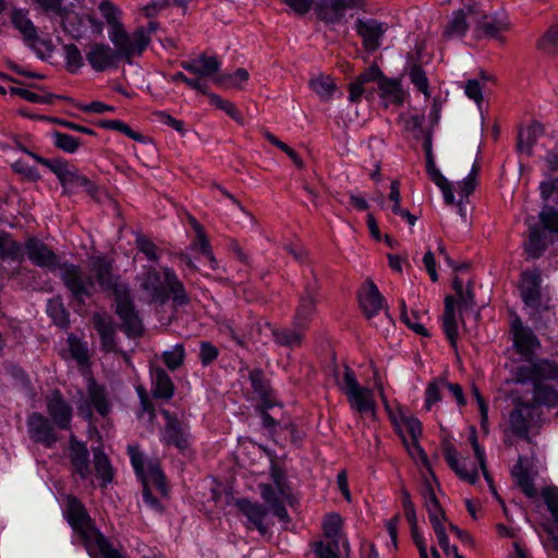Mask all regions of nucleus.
Listing matches in <instances>:
<instances>
[{
  "mask_svg": "<svg viewBox=\"0 0 558 558\" xmlns=\"http://www.w3.org/2000/svg\"><path fill=\"white\" fill-rule=\"evenodd\" d=\"M90 269L101 289L111 291L116 299L117 314L122 320V328L130 337H137L143 331L142 320L135 312L128 284L112 272V264L102 256L90 258Z\"/></svg>",
  "mask_w": 558,
  "mask_h": 558,
  "instance_id": "nucleus-1",
  "label": "nucleus"
},
{
  "mask_svg": "<svg viewBox=\"0 0 558 558\" xmlns=\"http://www.w3.org/2000/svg\"><path fill=\"white\" fill-rule=\"evenodd\" d=\"M64 515L70 525L78 532L92 558H125L109 541L90 525V519L82 502L72 495L62 499Z\"/></svg>",
  "mask_w": 558,
  "mask_h": 558,
  "instance_id": "nucleus-2",
  "label": "nucleus"
},
{
  "mask_svg": "<svg viewBox=\"0 0 558 558\" xmlns=\"http://www.w3.org/2000/svg\"><path fill=\"white\" fill-rule=\"evenodd\" d=\"M375 389L378 391L381 402L389 415L390 421L396 427L398 434L405 442L411 456L420 457L426 460L423 448L418 445V438L422 435V424L418 418L408 415L399 403H390L386 397L385 389L380 377L374 375Z\"/></svg>",
  "mask_w": 558,
  "mask_h": 558,
  "instance_id": "nucleus-3",
  "label": "nucleus"
},
{
  "mask_svg": "<svg viewBox=\"0 0 558 558\" xmlns=\"http://www.w3.org/2000/svg\"><path fill=\"white\" fill-rule=\"evenodd\" d=\"M471 444L474 450L473 458L460 457L456 447L447 442L444 447V454L447 463L454 471V473L463 481L474 484L478 480V469L483 471L484 477L489 483L490 489L495 497L501 502L496 489L490 483L489 475L486 471V454L483 448L478 445L476 432L473 428L471 433Z\"/></svg>",
  "mask_w": 558,
  "mask_h": 558,
  "instance_id": "nucleus-4",
  "label": "nucleus"
},
{
  "mask_svg": "<svg viewBox=\"0 0 558 558\" xmlns=\"http://www.w3.org/2000/svg\"><path fill=\"white\" fill-rule=\"evenodd\" d=\"M141 289L146 292L147 296L153 301L163 303L167 300L163 287L172 295V300L178 305H183L189 302V296L185 292L183 283L180 281L175 272L170 268L163 269V284L160 282V277L155 269H147L142 275L137 276Z\"/></svg>",
  "mask_w": 558,
  "mask_h": 558,
  "instance_id": "nucleus-5",
  "label": "nucleus"
},
{
  "mask_svg": "<svg viewBox=\"0 0 558 558\" xmlns=\"http://www.w3.org/2000/svg\"><path fill=\"white\" fill-rule=\"evenodd\" d=\"M337 385L347 397L353 413L359 414L361 417H376L377 404L374 390L361 386L354 372L349 366H344L343 373L338 376Z\"/></svg>",
  "mask_w": 558,
  "mask_h": 558,
  "instance_id": "nucleus-6",
  "label": "nucleus"
},
{
  "mask_svg": "<svg viewBox=\"0 0 558 558\" xmlns=\"http://www.w3.org/2000/svg\"><path fill=\"white\" fill-rule=\"evenodd\" d=\"M24 253L28 259L38 267L54 268L58 264L56 254L37 239H29L25 243L24 251L9 234L0 233V258L19 260Z\"/></svg>",
  "mask_w": 558,
  "mask_h": 558,
  "instance_id": "nucleus-7",
  "label": "nucleus"
},
{
  "mask_svg": "<svg viewBox=\"0 0 558 558\" xmlns=\"http://www.w3.org/2000/svg\"><path fill=\"white\" fill-rule=\"evenodd\" d=\"M131 463L143 483V499L146 505L153 509H160L159 501L153 496L149 486H155L161 494L167 493L165 475L159 466L158 461H146L136 446L128 448Z\"/></svg>",
  "mask_w": 558,
  "mask_h": 558,
  "instance_id": "nucleus-8",
  "label": "nucleus"
},
{
  "mask_svg": "<svg viewBox=\"0 0 558 558\" xmlns=\"http://www.w3.org/2000/svg\"><path fill=\"white\" fill-rule=\"evenodd\" d=\"M269 484H260V497L268 510L282 522L289 521L286 504L290 501L292 492L284 473L277 466L271 468Z\"/></svg>",
  "mask_w": 558,
  "mask_h": 558,
  "instance_id": "nucleus-9",
  "label": "nucleus"
},
{
  "mask_svg": "<svg viewBox=\"0 0 558 558\" xmlns=\"http://www.w3.org/2000/svg\"><path fill=\"white\" fill-rule=\"evenodd\" d=\"M439 489V484L436 476L430 473L429 477H426L422 488V496L424 505L428 513L429 521L434 529L437 542L444 551L449 549V537L445 526L446 515L437 498L436 490Z\"/></svg>",
  "mask_w": 558,
  "mask_h": 558,
  "instance_id": "nucleus-10",
  "label": "nucleus"
},
{
  "mask_svg": "<svg viewBox=\"0 0 558 558\" xmlns=\"http://www.w3.org/2000/svg\"><path fill=\"white\" fill-rule=\"evenodd\" d=\"M108 37L114 46L119 59L131 62L133 57L140 56L148 46L149 37L145 29L140 28L129 34L122 24H114L108 29Z\"/></svg>",
  "mask_w": 558,
  "mask_h": 558,
  "instance_id": "nucleus-11",
  "label": "nucleus"
},
{
  "mask_svg": "<svg viewBox=\"0 0 558 558\" xmlns=\"http://www.w3.org/2000/svg\"><path fill=\"white\" fill-rule=\"evenodd\" d=\"M529 239L525 243V251L529 256L536 258L545 250L546 232L558 233V210L545 207L539 213V225L529 221Z\"/></svg>",
  "mask_w": 558,
  "mask_h": 558,
  "instance_id": "nucleus-12",
  "label": "nucleus"
},
{
  "mask_svg": "<svg viewBox=\"0 0 558 558\" xmlns=\"http://www.w3.org/2000/svg\"><path fill=\"white\" fill-rule=\"evenodd\" d=\"M480 10L476 4H466L454 11L444 29L447 39H460L465 36L471 25H476Z\"/></svg>",
  "mask_w": 558,
  "mask_h": 558,
  "instance_id": "nucleus-13",
  "label": "nucleus"
},
{
  "mask_svg": "<svg viewBox=\"0 0 558 558\" xmlns=\"http://www.w3.org/2000/svg\"><path fill=\"white\" fill-rule=\"evenodd\" d=\"M161 414L166 420L165 427L160 433L161 442L166 446H174L180 451H185L190 447L191 440L189 426L182 424L167 410H161Z\"/></svg>",
  "mask_w": 558,
  "mask_h": 558,
  "instance_id": "nucleus-14",
  "label": "nucleus"
},
{
  "mask_svg": "<svg viewBox=\"0 0 558 558\" xmlns=\"http://www.w3.org/2000/svg\"><path fill=\"white\" fill-rule=\"evenodd\" d=\"M61 278L71 291L72 295L83 301L94 289V281L89 277H83L80 267L72 264H64L61 267Z\"/></svg>",
  "mask_w": 558,
  "mask_h": 558,
  "instance_id": "nucleus-15",
  "label": "nucleus"
},
{
  "mask_svg": "<svg viewBox=\"0 0 558 558\" xmlns=\"http://www.w3.org/2000/svg\"><path fill=\"white\" fill-rule=\"evenodd\" d=\"M88 397L89 401L82 400L77 404L78 414L81 416L86 420H90L93 416L92 405L101 416L109 414L111 405L107 398L106 390L104 387L97 385L93 379L88 383Z\"/></svg>",
  "mask_w": 558,
  "mask_h": 558,
  "instance_id": "nucleus-16",
  "label": "nucleus"
},
{
  "mask_svg": "<svg viewBox=\"0 0 558 558\" xmlns=\"http://www.w3.org/2000/svg\"><path fill=\"white\" fill-rule=\"evenodd\" d=\"M558 380V364L550 360H537L522 365L517 371V381L527 380Z\"/></svg>",
  "mask_w": 558,
  "mask_h": 558,
  "instance_id": "nucleus-17",
  "label": "nucleus"
},
{
  "mask_svg": "<svg viewBox=\"0 0 558 558\" xmlns=\"http://www.w3.org/2000/svg\"><path fill=\"white\" fill-rule=\"evenodd\" d=\"M50 170L57 175L65 193H74L81 187L89 189L90 182L76 169L69 167L66 162L53 161L49 163Z\"/></svg>",
  "mask_w": 558,
  "mask_h": 558,
  "instance_id": "nucleus-18",
  "label": "nucleus"
},
{
  "mask_svg": "<svg viewBox=\"0 0 558 558\" xmlns=\"http://www.w3.org/2000/svg\"><path fill=\"white\" fill-rule=\"evenodd\" d=\"M47 412L53 423L61 429H69L72 421V408L58 390L46 398Z\"/></svg>",
  "mask_w": 558,
  "mask_h": 558,
  "instance_id": "nucleus-19",
  "label": "nucleus"
},
{
  "mask_svg": "<svg viewBox=\"0 0 558 558\" xmlns=\"http://www.w3.org/2000/svg\"><path fill=\"white\" fill-rule=\"evenodd\" d=\"M360 305L368 319L386 308L384 296L372 280H366L359 292Z\"/></svg>",
  "mask_w": 558,
  "mask_h": 558,
  "instance_id": "nucleus-20",
  "label": "nucleus"
},
{
  "mask_svg": "<svg viewBox=\"0 0 558 558\" xmlns=\"http://www.w3.org/2000/svg\"><path fill=\"white\" fill-rule=\"evenodd\" d=\"M86 60L97 72L116 68L120 60L118 53L107 44L96 43L86 52Z\"/></svg>",
  "mask_w": 558,
  "mask_h": 558,
  "instance_id": "nucleus-21",
  "label": "nucleus"
},
{
  "mask_svg": "<svg viewBox=\"0 0 558 558\" xmlns=\"http://www.w3.org/2000/svg\"><path fill=\"white\" fill-rule=\"evenodd\" d=\"M221 63L215 56L202 54L195 59L182 62V68L196 75L195 78H202L207 83V78L213 80L220 70Z\"/></svg>",
  "mask_w": 558,
  "mask_h": 558,
  "instance_id": "nucleus-22",
  "label": "nucleus"
},
{
  "mask_svg": "<svg viewBox=\"0 0 558 558\" xmlns=\"http://www.w3.org/2000/svg\"><path fill=\"white\" fill-rule=\"evenodd\" d=\"M379 75L380 69L377 65H372L361 73L349 86V100L351 102H357L362 97H365L367 100H373L374 93L367 85L374 83Z\"/></svg>",
  "mask_w": 558,
  "mask_h": 558,
  "instance_id": "nucleus-23",
  "label": "nucleus"
},
{
  "mask_svg": "<svg viewBox=\"0 0 558 558\" xmlns=\"http://www.w3.org/2000/svg\"><path fill=\"white\" fill-rule=\"evenodd\" d=\"M511 331L513 335V344L520 354L530 356L539 349L541 343L534 332L525 328L519 318L512 320Z\"/></svg>",
  "mask_w": 558,
  "mask_h": 558,
  "instance_id": "nucleus-24",
  "label": "nucleus"
},
{
  "mask_svg": "<svg viewBox=\"0 0 558 558\" xmlns=\"http://www.w3.org/2000/svg\"><path fill=\"white\" fill-rule=\"evenodd\" d=\"M377 85L378 95L383 106H400L404 101L405 93L397 80L387 78L380 71L378 78L374 81Z\"/></svg>",
  "mask_w": 558,
  "mask_h": 558,
  "instance_id": "nucleus-25",
  "label": "nucleus"
},
{
  "mask_svg": "<svg viewBox=\"0 0 558 558\" xmlns=\"http://www.w3.org/2000/svg\"><path fill=\"white\" fill-rule=\"evenodd\" d=\"M477 172L478 167L474 163L469 174L463 180L458 181L453 189L454 203L452 205H457L458 214L465 223L468 222V218L464 203L468 202L469 196L475 190Z\"/></svg>",
  "mask_w": 558,
  "mask_h": 558,
  "instance_id": "nucleus-26",
  "label": "nucleus"
},
{
  "mask_svg": "<svg viewBox=\"0 0 558 558\" xmlns=\"http://www.w3.org/2000/svg\"><path fill=\"white\" fill-rule=\"evenodd\" d=\"M356 32L362 37L365 49L374 51L380 46L386 27L374 19L359 20Z\"/></svg>",
  "mask_w": 558,
  "mask_h": 558,
  "instance_id": "nucleus-27",
  "label": "nucleus"
},
{
  "mask_svg": "<svg viewBox=\"0 0 558 558\" xmlns=\"http://www.w3.org/2000/svg\"><path fill=\"white\" fill-rule=\"evenodd\" d=\"M47 12L59 16L64 27L66 21L75 20L77 11L83 8V0H36Z\"/></svg>",
  "mask_w": 558,
  "mask_h": 558,
  "instance_id": "nucleus-28",
  "label": "nucleus"
},
{
  "mask_svg": "<svg viewBox=\"0 0 558 558\" xmlns=\"http://www.w3.org/2000/svg\"><path fill=\"white\" fill-rule=\"evenodd\" d=\"M241 512L246 517L247 529H256L262 535L268 532L267 509L258 502L250 500L239 501Z\"/></svg>",
  "mask_w": 558,
  "mask_h": 558,
  "instance_id": "nucleus-29",
  "label": "nucleus"
},
{
  "mask_svg": "<svg viewBox=\"0 0 558 558\" xmlns=\"http://www.w3.org/2000/svg\"><path fill=\"white\" fill-rule=\"evenodd\" d=\"M27 425L29 435L35 441L43 442L48 447H51L57 441L52 425L43 414H32Z\"/></svg>",
  "mask_w": 558,
  "mask_h": 558,
  "instance_id": "nucleus-30",
  "label": "nucleus"
},
{
  "mask_svg": "<svg viewBox=\"0 0 558 558\" xmlns=\"http://www.w3.org/2000/svg\"><path fill=\"white\" fill-rule=\"evenodd\" d=\"M511 473L518 486L521 487L523 493L529 498L536 496V488L534 486V472L529 459L520 457Z\"/></svg>",
  "mask_w": 558,
  "mask_h": 558,
  "instance_id": "nucleus-31",
  "label": "nucleus"
},
{
  "mask_svg": "<svg viewBox=\"0 0 558 558\" xmlns=\"http://www.w3.org/2000/svg\"><path fill=\"white\" fill-rule=\"evenodd\" d=\"M95 328L99 333L101 340V348L106 352H114L116 344V327L112 318L106 314H95L93 317Z\"/></svg>",
  "mask_w": 558,
  "mask_h": 558,
  "instance_id": "nucleus-32",
  "label": "nucleus"
},
{
  "mask_svg": "<svg viewBox=\"0 0 558 558\" xmlns=\"http://www.w3.org/2000/svg\"><path fill=\"white\" fill-rule=\"evenodd\" d=\"M541 275L538 271H525L522 274L520 291L523 302L527 306H536L539 299Z\"/></svg>",
  "mask_w": 558,
  "mask_h": 558,
  "instance_id": "nucleus-33",
  "label": "nucleus"
},
{
  "mask_svg": "<svg viewBox=\"0 0 558 558\" xmlns=\"http://www.w3.org/2000/svg\"><path fill=\"white\" fill-rule=\"evenodd\" d=\"M426 170L430 178V180L440 189L446 204L454 203V193L453 189L456 183L449 182L440 172V170L436 167L430 149L427 150L426 154Z\"/></svg>",
  "mask_w": 558,
  "mask_h": 558,
  "instance_id": "nucleus-34",
  "label": "nucleus"
},
{
  "mask_svg": "<svg viewBox=\"0 0 558 558\" xmlns=\"http://www.w3.org/2000/svg\"><path fill=\"white\" fill-rule=\"evenodd\" d=\"M532 411L533 407L527 403H520L511 411L509 425L514 434L524 437L527 435Z\"/></svg>",
  "mask_w": 558,
  "mask_h": 558,
  "instance_id": "nucleus-35",
  "label": "nucleus"
},
{
  "mask_svg": "<svg viewBox=\"0 0 558 558\" xmlns=\"http://www.w3.org/2000/svg\"><path fill=\"white\" fill-rule=\"evenodd\" d=\"M70 458L75 471L85 478L89 475V453L85 444L77 441L73 436L70 439Z\"/></svg>",
  "mask_w": 558,
  "mask_h": 558,
  "instance_id": "nucleus-36",
  "label": "nucleus"
},
{
  "mask_svg": "<svg viewBox=\"0 0 558 558\" xmlns=\"http://www.w3.org/2000/svg\"><path fill=\"white\" fill-rule=\"evenodd\" d=\"M316 299L312 292H306L300 299L294 316V326L305 328L315 314Z\"/></svg>",
  "mask_w": 558,
  "mask_h": 558,
  "instance_id": "nucleus-37",
  "label": "nucleus"
},
{
  "mask_svg": "<svg viewBox=\"0 0 558 558\" xmlns=\"http://www.w3.org/2000/svg\"><path fill=\"white\" fill-rule=\"evenodd\" d=\"M322 526L328 543L338 548L342 537V519L340 514L336 512L326 514Z\"/></svg>",
  "mask_w": 558,
  "mask_h": 558,
  "instance_id": "nucleus-38",
  "label": "nucleus"
},
{
  "mask_svg": "<svg viewBox=\"0 0 558 558\" xmlns=\"http://www.w3.org/2000/svg\"><path fill=\"white\" fill-rule=\"evenodd\" d=\"M442 328L451 344L454 345L458 337V324L454 308V299L452 296H447L445 299Z\"/></svg>",
  "mask_w": 558,
  "mask_h": 558,
  "instance_id": "nucleus-39",
  "label": "nucleus"
},
{
  "mask_svg": "<svg viewBox=\"0 0 558 558\" xmlns=\"http://www.w3.org/2000/svg\"><path fill=\"white\" fill-rule=\"evenodd\" d=\"M506 17L486 16L480 11V17L476 22L477 29L482 31L485 36L497 37L501 32L508 28Z\"/></svg>",
  "mask_w": 558,
  "mask_h": 558,
  "instance_id": "nucleus-40",
  "label": "nucleus"
},
{
  "mask_svg": "<svg viewBox=\"0 0 558 558\" xmlns=\"http://www.w3.org/2000/svg\"><path fill=\"white\" fill-rule=\"evenodd\" d=\"M153 395L155 398L169 400L174 393L172 380L162 369H157L153 374Z\"/></svg>",
  "mask_w": 558,
  "mask_h": 558,
  "instance_id": "nucleus-41",
  "label": "nucleus"
},
{
  "mask_svg": "<svg viewBox=\"0 0 558 558\" xmlns=\"http://www.w3.org/2000/svg\"><path fill=\"white\" fill-rule=\"evenodd\" d=\"M543 132L542 125L539 123H532L526 128L520 130L518 135V149L521 153L526 155H531L532 147L541 136Z\"/></svg>",
  "mask_w": 558,
  "mask_h": 558,
  "instance_id": "nucleus-42",
  "label": "nucleus"
},
{
  "mask_svg": "<svg viewBox=\"0 0 558 558\" xmlns=\"http://www.w3.org/2000/svg\"><path fill=\"white\" fill-rule=\"evenodd\" d=\"M401 194H400V183L399 181H392L390 184V193H389V202L390 204L386 207L389 208L395 215L400 216L410 226H414L416 222V217L413 216L409 210L402 209L400 207Z\"/></svg>",
  "mask_w": 558,
  "mask_h": 558,
  "instance_id": "nucleus-43",
  "label": "nucleus"
},
{
  "mask_svg": "<svg viewBox=\"0 0 558 558\" xmlns=\"http://www.w3.org/2000/svg\"><path fill=\"white\" fill-rule=\"evenodd\" d=\"M248 72L241 68L231 74H220L214 78V82L225 88L242 89L248 81Z\"/></svg>",
  "mask_w": 558,
  "mask_h": 558,
  "instance_id": "nucleus-44",
  "label": "nucleus"
},
{
  "mask_svg": "<svg viewBox=\"0 0 558 558\" xmlns=\"http://www.w3.org/2000/svg\"><path fill=\"white\" fill-rule=\"evenodd\" d=\"M12 23L22 33L26 40L31 41L32 45H36L38 40L36 36V28L24 11L15 10L12 14Z\"/></svg>",
  "mask_w": 558,
  "mask_h": 558,
  "instance_id": "nucleus-45",
  "label": "nucleus"
},
{
  "mask_svg": "<svg viewBox=\"0 0 558 558\" xmlns=\"http://www.w3.org/2000/svg\"><path fill=\"white\" fill-rule=\"evenodd\" d=\"M534 401L547 408H556L558 405V389L549 385L536 384L534 386Z\"/></svg>",
  "mask_w": 558,
  "mask_h": 558,
  "instance_id": "nucleus-46",
  "label": "nucleus"
},
{
  "mask_svg": "<svg viewBox=\"0 0 558 558\" xmlns=\"http://www.w3.org/2000/svg\"><path fill=\"white\" fill-rule=\"evenodd\" d=\"M68 345L69 353L73 360L77 362V364L85 366L89 361V352L87 343L75 337L74 335H69L68 337Z\"/></svg>",
  "mask_w": 558,
  "mask_h": 558,
  "instance_id": "nucleus-47",
  "label": "nucleus"
},
{
  "mask_svg": "<svg viewBox=\"0 0 558 558\" xmlns=\"http://www.w3.org/2000/svg\"><path fill=\"white\" fill-rule=\"evenodd\" d=\"M310 87L320 99L329 100L336 92V84L330 76L318 75L310 82Z\"/></svg>",
  "mask_w": 558,
  "mask_h": 558,
  "instance_id": "nucleus-48",
  "label": "nucleus"
},
{
  "mask_svg": "<svg viewBox=\"0 0 558 558\" xmlns=\"http://www.w3.org/2000/svg\"><path fill=\"white\" fill-rule=\"evenodd\" d=\"M209 98L210 105H213L215 108L223 111L226 114H228L231 119H233L239 124H243V117L235 107V105L229 100H226L221 98L219 95L210 93L208 90V94H206Z\"/></svg>",
  "mask_w": 558,
  "mask_h": 558,
  "instance_id": "nucleus-49",
  "label": "nucleus"
},
{
  "mask_svg": "<svg viewBox=\"0 0 558 558\" xmlns=\"http://www.w3.org/2000/svg\"><path fill=\"white\" fill-rule=\"evenodd\" d=\"M558 46V24H554L541 36L537 41V48L545 54L553 56Z\"/></svg>",
  "mask_w": 558,
  "mask_h": 558,
  "instance_id": "nucleus-50",
  "label": "nucleus"
},
{
  "mask_svg": "<svg viewBox=\"0 0 558 558\" xmlns=\"http://www.w3.org/2000/svg\"><path fill=\"white\" fill-rule=\"evenodd\" d=\"M98 126L106 130H114L123 133L128 137L138 143H145L146 137L138 132L133 131L126 123L121 120H102L98 123Z\"/></svg>",
  "mask_w": 558,
  "mask_h": 558,
  "instance_id": "nucleus-51",
  "label": "nucleus"
},
{
  "mask_svg": "<svg viewBox=\"0 0 558 558\" xmlns=\"http://www.w3.org/2000/svg\"><path fill=\"white\" fill-rule=\"evenodd\" d=\"M303 329L304 328H298L295 326L294 329H278L274 331V337L279 344L296 347L302 342Z\"/></svg>",
  "mask_w": 558,
  "mask_h": 558,
  "instance_id": "nucleus-52",
  "label": "nucleus"
},
{
  "mask_svg": "<svg viewBox=\"0 0 558 558\" xmlns=\"http://www.w3.org/2000/svg\"><path fill=\"white\" fill-rule=\"evenodd\" d=\"M51 137L54 146L68 154H74L81 146L78 138L66 133L56 131L51 134Z\"/></svg>",
  "mask_w": 558,
  "mask_h": 558,
  "instance_id": "nucleus-53",
  "label": "nucleus"
},
{
  "mask_svg": "<svg viewBox=\"0 0 558 558\" xmlns=\"http://www.w3.org/2000/svg\"><path fill=\"white\" fill-rule=\"evenodd\" d=\"M192 225L196 231V241L194 243V246L206 257L208 258V260L210 262V265L213 268H215V264H216V260L213 256V253L210 251V246H209V242L202 229V227L199 226V223L195 220V219H192Z\"/></svg>",
  "mask_w": 558,
  "mask_h": 558,
  "instance_id": "nucleus-54",
  "label": "nucleus"
},
{
  "mask_svg": "<svg viewBox=\"0 0 558 558\" xmlns=\"http://www.w3.org/2000/svg\"><path fill=\"white\" fill-rule=\"evenodd\" d=\"M65 66L69 72L76 73L84 65V60L78 48L74 45L64 46Z\"/></svg>",
  "mask_w": 558,
  "mask_h": 558,
  "instance_id": "nucleus-55",
  "label": "nucleus"
},
{
  "mask_svg": "<svg viewBox=\"0 0 558 558\" xmlns=\"http://www.w3.org/2000/svg\"><path fill=\"white\" fill-rule=\"evenodd\" d=\"M185 350L183 344H175L162 353V360L169 369H177L183 364Z\"/></svg>",
  "mask_w": 558,
  "mask_h": 558,
  "instance_id": "nucleus-56",
  "label": "nucleus"
},
{
  "mask_svg": "<svg viewBox=\"0 0 558 558\" xmlns=\"http://www.w3.org/2000/svg\"><path fill=\"white\" fill-rule=\"evenodd\" d=\"M94 463L97 474L102 480V484L107 485L110 483L112 480V469L107 456L101 451H95Z\"/></svg>",
  "mask_w": 558,
  "mask_h": 558,
  "instance_id": "nucleus-57",
  "label": "nucleus"
},
{
  "mask_svg": "<svg viewBox=\"0 0 558 558\" xmlns=\"http://www.w3.org/2000/svg\"><path fill=\"white\" fill-rule=\"evenodd\" d=\"M10 94L21 97L24 100H27L29 102L34 104H49L51 102L52 98L54 97L52 94H37L29 89L22 88V87H11Z\"/></svg>",
  "mask_w": 558,
  "mask_h": 558,
  "instance_id": "nucleus-58",
  "label": "nucleus"
},
{
  "mask_svg": "<svg viewBox=\"0 0 558 558\" xmlns=\"http://www.w3.org/2000/svg\"><path fill=\"white\" fill-rule=\"evenodd\" d=\"M47 313L56 325L65 328L69 325V315L59 301H49Z\"/></svg>",
  "mask_w": 558,
  "mask_h": 558,
  "instance_id": "nucleus-59",
  "label": "nucleus"
},
{
  "mask_svg": "<svg viewBox=\"0 0 558 558\" xmlns=\"http://www.w3.org/2000/svg\"><path fill=\"white\" fill-rule=\"evenodd\" d=\"M171 82H182L186 84L190 88L195 89L202 94H208V84L202 78L187 77L182 72H177L171 76Z\"/></svg>",
  "mask_w": 558,
  "mask_h": 558,
  "instance_id": "nucleus-60",
  "label": "nucleus"
},
{
  "mask_svg": "<svg viewBox=\"0 0 558 558\" xmlns=\"http://www.w3.org/2000/svg\"><path fill=\"white\" fill-rule=\"evenodd\" d=\"M412 84L426 97H429L428 78L420 66H413L410 71Z\"/></svg>",
  "mask_w": 558,
  "mask_h": 558,
  "instance_id": "nucleus-61",
  "label": "nucleus"
},
{
  "mask_svg": "<svg viewBox=\"0 0 558 558\" xmlns=\"http://www.w3.org/2000/svg\"><path fill=\"white\" fill-rule=\"evenodd\" d=\"M544 501L551 513L553 520L558 523V488L548 487L543 490Z\"/></svg>",
  "mask_w": 558,
  "mask_h": 558,
  "instance_id": "nucleus-62",
  "label": "nucleus"
},
{
  "mask_svg": "<svg viewBox=\"0 0 558 558\" xmlns=\"http://www.w3.org/2000/svg\"><path fill=\"white\" fill-rule=\"evenodd\" d=\"M440 381L429 383L425 390V403L424 407L426 410H430L439 400H440V391L444 389Z\"/></svg>",
  "mask_w": 558,
  "mask_h": 558,
  "instance_id": "nucleus-63",
  "label": "nucleus"
},
{
  "mask_svg": "<svg viewBox=\"0 0 558 558\" xmlns=\"http://www.w3.org/2000/svg\"><path fill=\"white\" fill-rule=\"evenodd\" d=\"M317 558H339L338 550L332 544H325L323 541H316L311 544Z\"/></svg>",
  "mask_w": 558,
  "mask_h": 558,
  "instance_id": "nucleus-64",
  "label": "nucleus"
}]
</instances>
